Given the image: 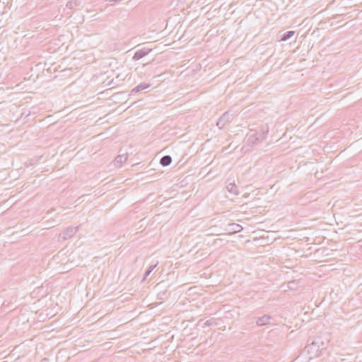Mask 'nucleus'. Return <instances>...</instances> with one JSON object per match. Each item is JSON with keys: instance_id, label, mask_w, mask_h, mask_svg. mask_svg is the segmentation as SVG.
<instances>
[{"instance_id": "nucleus-2", "label": "nucleus", "mask_w": 362, "mask_h": 362, "mask_svg": "<svg viewBox=\"0 0 362 362\" xmlns=\"http://www.w3.org/2000/svg\"><path fill=\"white\" fill-rule=\"evenodd\" d=\"M233 115L229 111L225 112L217 120L216 126L219 129H223L227 124H229L233 120Z\"/></svg>"}, {"instance_id": "nucleus-7", "label": "nucleus", "mask_w": 362, "mask_h": 362, "mask_svg": "<svg viewBox=\"0 0 362 362\" xmlns=\"http://www.w3.org/2000/svg\"><path fill=\"white\" fill-rule=\"evenodd\" d=\"M171 160H160V163L163 165H168L170 163Z\"/></svg>"}, {"instance_id": "nucleus-9", "label": "nucleus", "mask_w": 362, "mask_h": 362, "mask_svg": "<svg viewBox=\"0 0 362 362\" xmlns=\"http://www.w3.org/2000/svg\"><path fill=\"white\" fill-rule=\"evenodd\" d=\"M29 115H30V112H29L28 113L23 112V113L21 114V117H23V116H25V117H28V116H29Z\"/></svg>"}, {"instance_id": "nucleus-5", "label": "nucleus", "mask_w": 362, "mask_h": 362, "mask_svg": "<svg viewBox=\"0 0 362 362\" xmlns=\"http://www.w3.org/2000/svg\"><path fill=\"white\" fill-rule=\"evenodd\" d=\"M294 34H295V31H293V30L286 31L281 36V41L285 42V41L289 40L291 37H292L293 36Z\"/></svg>"}, {"instance_id": "nucleus-10", "label": "nucleus", "mask_w": 362, "mask_h": 362, "mask_svg": "<svg viewBox=\"0 0 362 362\" xmlns=\"http://www.w3.org/2000/svg\"><path fill=\"white\" fill-rule=\"evenodd\" d=\"M115 158H116V159L122 158V155H118Z\"/></svg>"}, {"instance_id": "nucleus-4", "label": "nucleus", "mask_w": 362, "mask_h": 362, "mask_svg": "<svg viewBox=\"0 0 362 362\" xmlns=\"http://www.w3.org/2000/svg\"><path fill=\"white\" fill-rule=\"evenodd\" d=\"M151 86V83H150L141 82L131 90L129 95H134L135 94L150 88Z\"/></svg>"}, {"instance_id": "nucleus-8", "label": "nucleus", "mask_w": 362, "mask_h": 362, "mask_svg": "<svg viewBox=\"0 0 362 362\" xmlns=\"http://www.w3.org/2000/svg\"><path fill=\"white\" fill-rule=\"evenodd\" d=\"M160 158L168 159V158H172V157L170 155H164V156H162Z\"/></svg>"}, {"instance_id": "nucleus-3", "label": "nucleus", "mask_w": 362, "mask_h": 362, "mask_svg": "<svg viewBox=\"0 0 362 362\" xmlns=\"http://www.w3.org/2000/svg\"><path fill=\"white\" fill-rule=\"evenodd\" d=\"M152 51V49L143 47L142 49H138L135 52L132 59L134 61H137L148 54Z\"/></svg>"}, {"instance_id": "nucleus-1", "label": "nucleus", "mask_w": 362, "mask_h": 362, "mask_svg": "<svg viewBox=\"0 0 362 362\" xmlns=\"http://www.w3.org/2000/svg\"><path fill=\"white\" fill-rule=\"evenodd\" d=\"M267 132L268 128L266 131H262L259 133H257L255 131H250V133L247 135L246 143L250 146L256 145L266 139Z\"/></svg>"}, {"instance_id": "nucleus-6", "label": "nucleus", "mask_w": 362, "mask_h": 362, "mask_svg": "<svg viewBox=\"0 0 362 362\" xmlns=\"http://www.w3.org/2000/svg\"><path fill=\"white\" fill-rule=\"evenodd\" d=\"M80 5V1L78 0H70L66 3V8L69 9H74L75 7L78 6Z\"/></svg>"}]
</instances>
